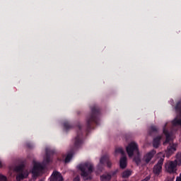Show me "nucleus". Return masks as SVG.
Here are the masks:
<instances>
[{
  "mask_svg": "<svg viewBox=\"0 0 181 181\" xmlns=\"http://www.w3.org/2000/svg\"><path fill=\"white\" fill-rule=\"evenodd\" d=\"M46 155L44 157V160L42 163H40L37 161L33 162V168L32 170V174L33 177H37V176H40L42 173H43V170H45V168H46V165L52 162V158H50V151L49 148H47L45 149Z\"/></svg>",
  "mask_w": 181,
  "mask_h": 181,
  "instance_id": "1",
  "label": "nucleus"
},
{
  "mask_svg": "<svg viewBox=\"0 0 181 181\" xmlns=\"http://www.w3.org/2000/svg\"><path fill=\"white\" fill-rule=\"evenodd\" d=\"M126 151L129 156V158L134 157V162H136V165H139L141 163V156H139V148L138 146V144L135 141L130 142L128 146L126 147Z\"/></svg>",
  "mask_w": 181,
  "mask_h": 181,
  "instance_id": "2",
  "label": "nucleus"
},
{
  "mask_svg": "<svg viewBox=\"0 0 181 181\" xmlns=\"http://www.w3.org/2000/svg\"><path fill=\"white\" fill-rule=\"evenodd\" d=\"M77 168L79 170H81V175L85 180L90 179V175H91L94 170V165L91 162H86L79 164Z\"/></svg>",
  "mask_w": 181,
  "mask_h": 181,
  "instance_id": "3",
  "label": "nucleus"
},
{
  "mask_svg": "<svg viewBox=\"0 0 181 181\" xmlns=\"http://www.w3.org/2000/svg\"><path fill=\"white\" fill-rule=\"evenodd\" d=\"M181 165V153H178L174 161H168L165 165V170L168 173H175L177 170V166Z\"/></svg>",
  "mask_w": 181,
  "mask_h": 181,
  "instance_id": "4",
  "label": "nucleus"
},
{
  "mask_svg": "<svg viewBox=\"0 0 181 181\" xmlns=\"http://www.w3.org/2000/svg\"><path fill=\"white\" fill-rule=\"evenodd\" d=\"M158 158H160L157 165H154L153 172L155 175H159L162 172V165H163V160H165V154L160 153L158 154Z\"/></svg>",
  "mask_w": 181,
  "mask_h": 181,
  "instance_id": "5",
  "label": "nucleus"
},
{
  "mask_svg": "<svg viewBox=\"0 0 181 181\" xmlns=\"http://www.w3.org/2000/svg\"><path fill=\"white\" fill-rule=\"evenodd\" d=\"M105 163H107V168H111L112 165L111 161H110V157H108V156H103V157H101L100 163L98 165V169H99L100 170H103V166H104Z\"/></svg>",
  "mask_w": 181,
  "mask_h": 181,
  "instance_id": "6",
  "label": "nucleus"
},
{
  "mask_svg": "<svg viewBox=\"0 0 181 181\" xmlns=\"http://www.w3.org/2000/svg\"><path fill=\"white\" fill-rule=\"evenodd\" d=\"M98 112V109L97 107L92 108V114L87 117L86 118V122L88 125H90L91 122H97L95 121V116L97 115V113Z\"/></svg>",
  "mask_w": 181,
  "mask_h": 181,
  "instance_id": "7",
  "label": "nucleus"
},
{
  "mask_svg": "<svg viewBox=\"0 0 181 181\" xmlns=\"http://www.w3.org/2000/svg\"><path fill=\"white\" fill-rule=\"evenodd\" d=\"M15 172H16V181L23 180V165H18L15 168Z\"/></svg>",
  "mask_w": 181,
  "mask_h": 181,
  "instance_id": "8",
  "label": "nucleus"
},
{
  "mask_svg": "<svg viewBox=\"0 0 181 181\" xmlns=\"http://www.w3.org/2000/svg\"><path fill=\"white\" fill-rule=\"evenodd\" d=\"M156 153V151L155 150H152L150 152L147 153L143 158L144 162H146V163H149V162H151L152 158H153Z\"/></svg>",
  "mask_w": 181,
  "mask_h": 181,
  "instance_id": "9",
  "label": "nucleus"
},
{
  "mask_svg": "<svg viewBox=\"0 0 181 181\" xmlns=\"http://www.w3.org/2000/svg\"><path fill=\"white\" fill-rule=\"evenodd\" d=\"M49 181H63V177L60 173L54 171L49 178Z\"/></svg>",
  "mask_w": 181,
  "mask_h": 181,
  "instance_id": "10",
  "label": "nucleus"
},
{
  "mask_svg": "<svg viewBox=\"0 0 181 181\" xmlns=\"http://www.w3.org/2000/svg\"><path fill=\"white\" fill-rule=\"evenodd\" d=\"M160 139H162V136H158L153 139V146L154 148H159V145H160Z\"/></svg>",
  "mask_w": 181,
  "mask_h": 181,
  "instance_id": "11",
  "label": "nucleus"
},
{
  "mask_svg": "<svg viewBox=\"0 0 181 181\" xmlns=\"http://www.w3.org/2000/svg\"><path fill=\"white\" fill-rule=\"evenodd\" d=\"M120 168L122 169H125L127 168V157L123 156L120 158Z\"/></svg>",
  "mask_w": 181,
  "mask_h": 181,
  "instance_id": "12",
  "label": "nucleus"
},
{
  "mask_svg": "<svg viewBox=\"0 0 181 181\" xmlns=\"http://www.w3.org/2000/svg\"><path fill=\"white\" fill-rule=\"evenodd\" d=\"M132 175V171L131 170H126L122 174V177L124 179H127V177H129Z\"/></svg>",
  "mask_w": 181,
  "mask_h": 181,
  "instance_id": "13",
  "label": "nucleus"
},
{
  "mask_svg": "<svg viewBox=\"0 0 181 181\" xmlns=\"http://www.w3.org/2000/svg\"><path fill=\"white\" fill-rule=\"evenodd\" d=\"M100 180L101 181H110L111 180V175L109 174H104L100 177Z\"/></svg>",
  "mask_w": 181,
  "mask_h": 181,
  "instance_id": "14",
  "label": "nucleus"
},
{
  "mask_svg": "<svg viewBox=\"0 0 181 181\" xmlns=\"http://www.w3.org/2000/svg\"><path fill=\"white\" fill-rule=\"evenodd\" d=\"M119 153H121V155H124V149H122V148H121V147L117 148L115 149V156H118Z\"/></svg>",
  "mask_w": 181,
  "mask_h": 181,
  "instance_id": "15",
  "label": "nucleus"
},
{
  "mask_svg": "<svg viewBox=\"0 0 181 181\" xmlns=\"http://www.w3.org/2000/svg\"><path fill=\"white\" fill-rule=\"evenodd\" d=\"M82 141H81V136H77L75 138V146L76 148H77L81 144Z\"/></svg>",
  "mask_w": 181,
  "mask_h": 181,
  "instance_id": "16",
  "label": "nucleus"
},
{
  "mask_svg": "<svg viewBox=\"0 0 181 181\" xmlns=\"http://www.w3.org/2000/svg\"><path fill=\"white\" fill-rule=\"evenodd\" d=\"M71 158H73V153H69L66 158H65V163H69V162H70V160H71Z\"/></svg>",
  "mask_w": 181,
  "mask_h": 181,
  "instance_id": "17",
  "label": "nucleus"
},
{
  "mask_svg": "<svg viewBox=\"0 0 181 181\" xmlns=\"http://www.w3.org/2000/svg\"><path fill=\"white\" fill-rule=\"evenodd\" d=\"M71 128V126L69 125L68 122H66L64 124V129H65V131H69V129H70Z\"/></svg>",
  "mask_w": 181,
  "mask_h": 181,
  "instance_id": "18",
  "label": "nucleus"
},
{
  "mask_svg": "<svg viewBox=\"0 0 181 181\" xmlns=\"http://www.w3.org/2000/svg\"><path fill=\"white\" fill-rule=\"evenodd\" d=\"M156 131H158V128H156V127L151 126L150 127V132H156Z\"/></svg>",
  "mask_w": 181,
  "mask_h": 181,
  "instance_id": "19",
  "label": "nucleus"
},
{
  "mask_svg": "<svg viewBox=\"0 0 181 181\" xmlns=\"http://www.w3.org/2000/svg\"><path fill=\"white\" fill-rule=\"evenodd\" d=\"M0 181H7L6 177L5 175H0Z\"/></svg>",
  "mask_w": 181,
  "mask_h": 181,
  "instance_id": "20",
  "label": "nucleus"
},
{
  "mask_svg": "<svg viewBox=\"0 0 181 181\" xmlns=\"http://www.w3.org/2000/svg\"><path fill=\"white\" fill-rule=\"evenodd\" d=\"M117 173H118V170H115L114 171L111 172L110 176H115V175H117Z\"/></svg>",
  "mask_w": 181,
  "mask_h": 181,
  "instance_id": "21",
  "label": "nucleus"
},
{
  "mask_svg": "<svg viewBox=\"0 0 181 181\" xmlns=\"http://www.w3.org/2000/svg\"><path fill=\"white\" fill-rule=\"evenodd\" d=\"M28 175H29V172L26 171V170L24 169L23 177H28Z\"/></svg>",
  "mask_w": 181,
  "mask_h": 181,
  "instance_id": "22",
  "label": "nucleus"
},
{
  "mask_svg": "<svg viewBox=\"0 0 181 181\" xmlns=\"http://www.w3.org/2000/svg\"><path fill=\"white\" fill-rule=\"evenodd\" d=\"M165 181H173V177H168Z\"/></svg>",
  "mask_w": 181,
  "mask_h": 181,
  "instance_id": "23",
  "label": "nucleus"
},
{
  "mask_svg": "<svg viewBox=\"0 0 181 181\" xmlns=\"http://www.w3.org/2000/svg\"><path fill=\"white\" fill-rule=\"evenodd\" d=\"M74 181H80V177H76L74 179Z\"/></svg>",
  "mask_w": 181,
  "mask_h": 181,
  "instance_id": "24",
  "label": "nucleus"
},
{
  "mask_svg": "<svg viewBox=\"0 0 181 181\" xmlns=\"http://www.w3.org/2000/svg\"><path fill=\"white\" fill-rule=\"evenodd\" d=\"M176 181H181V175L177 177Z\"/></svg>",
  "mask_w": 181,
  "mask_h": 181,
  "instance_id": "25",
  "label": "nucleus"
},
{
  "mask_svg": "<svg viewBox=\"0 0 181 181\" xmlns=\"http://www.w3.org/2000/svg\"><path fill=\"white\" fill-rule=\"evenodd\" d=\"M0 168H2V163L0 161Z\"/></svg>",
  "mask_w": 181,
  "mask_h": 181,
  "instance_id": "26",
  "label": "nucleus"
},
{
  "mask_svg": "<svg viewBox=\"0 0 181 181\" xmlns=\"http://www.w3.org/2000/svg\"><path fill=\"white\" fill-rule=\"evenodd\" d=\"M30 181H35V178L31 179Z\"/></svg>",
  "mask_w": 181,
  "mask_h": 181,
  "instance_id": "27",
  "label": "nucleus"
},
{
  "mask_svg": "<svg viewBox=\"0 0 181 181\" xmlns=\"http://www.w3.org/2000/svg\"><path fill=\"white\" fill-rule=\"evenodd\" d=\"M28 148H32V146H29V145H28Z\"/></svg>",
  "mask_w": 181,
  "mask_h": 181,
  "instance_id": "28",
  "label": "nucleus"
}]
</instances>
